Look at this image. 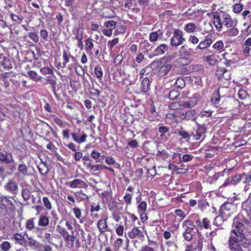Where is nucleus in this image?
Returning a JSON list of instances; mask_svg holds the SVG:
<instances>
[{
    "label": "nucleus",
    "mask_w": 251,
    "mask_h": 251,
    "mask_svg": "<svg viewBox=\"0 0 251 251\" xmlns=\"http://www.w3.org/2000/svg\"><path fill=\"white\" fill-rule=\"evenodd\" d=\"M222 20L223 24L227 28L235 27L236 25L237 22L234 21L231 16L227 13H224L223 14Z\"/></svg>",
    "instance_id": "nucleus-12"
},
{
    "label": "nucleus",
    "mask_w": 251,
    "mask_h": 251,
    "mask_svg": "<svg viewBox=\"0 0 251 251\" xmlns=\"http://www.w3.org/2000/svg\"><path fill=\"white\" fill-rule=\"evenodd\" d=\"M21 195L24 200L26 201L30 198L31 192L28 189H23L22 191Z\"/></svg>",
    "instance_id": "nucleus-41"
},
{
    "label": "nucleus",
    "mask_w": 251,
    "mask_h": 251,
    "mask_svg": "<svg viewBox=\"0 0 251 251\" xmlns=\"http://www.w3.org/2000/svg\"><path fill=\"white\" fill-rule=\"evenodd\" d=\"M35 218H31L26 220L25 224V228L28 231H32L35 229L37 226H35Z\"/></svg>",
    "instance_id": "nucleus-28"
},
{
    "label": "nucleus",
    "mask_w": 251,
    "mask_h": 251,
    "mask_svg": "<svg viewBox=\"0 0 251 251\" xmlns=\"http://www.w3.org/2000/svg\"><path fill=\"white\" fill-rule=\"evenodd\" d=\"M43 202L45 208L47 210H50L52 208V204L49 199L47 197H44L43 198Z\"/></svg>",
    "instance_id": "nucleus-50"
},
{
    "label": "nucleus",
    "mask_w": 251,
    "mask_h": 251,
    "mask_svg": "<svg viewBox=\"0 0 251 251\" xmlns=\"http://www.w3.org/2000/svg\"><path fill=\"white\" fill-rule=\"evenodd\" d=\"M175 86L176 87L182 89L185 86V82L183 78H178L175 83Z\"/></svg>",
    "instance_id": "nucleus-54"
},
{
    "label": "nucleus",
    "mask_w": 251,
    "mask_h": 251,
    "mask_svg": "<svg viewBox=\"0 0 251 251\" xmlns=\"http://www.w3.org/2000/svg\"><path fill=\"white\" fill-rule=\"evenodd\" d=\"M28 36L34 43H38L39 41V37L36 32H28Z\"/></svg>",
    "instance_id": "nucleus-48"
},
{
    "label": "nucleus",
    "mask_w": 251,
    "mask_h": 251,
    "mask_svg": "<svg viewBox=\"0 0 251 251\" xmlns=\"http://www.w3.org/2000/svg\"><path fill=\"white\" fill-rule=\"evenodd\" d=\"M119 38H115L111 40H109L107 43V46L110 50H112L115 45L119 43Z\"/></svg>",
    "instance_id": "nucleus-51"
},
{
    "label": "nucleus",
    "mask_w": 251,
    "mask_h": 251,
    "mask_svg": "<svg viewBox=\"0 0 251 251\" xmlns=\"http://www.w3.org/2000/svg\"><path fill=\"white\" fill-rule=\"evenodd\" d=\"M171 66L170 64H165L161 66L158 71V75L160 76H165L170 71Z\"/></svg>",
    "instance_id": "nucleus-31"
},
{
    "label": "nucleus",
    "mask_w": 251,
    "mask_h": 251,
    "mask_svg": "<svg viewBox=\"0 0 251 251\" xmlns=\"http://www.w3.org/2000/svg\"><path fill=\"white\" fill-rule=\"evenodd\" d=\"M27 75L35 82H39L42 81L43 77L38 75L37 73L33 70L27 72Z\"/></svg>",
    "instance_id": "nucleus-26"
},
{
    "label": "nucleus",
    "mask_w": 251,
    "mask_h": 251,
    "mask_svg": "<svg viewBox=\"0 0 251 251\" xmlns=\"http://www.w3.org/2000/svg\"><path fill=\"white\" fill-rule=\"evenodd\" d=\"M132 199V194L126 193L123 197V200L126 206L130 205L131 204Z\"/></svg>",
    "instance_id": "nucleus-47"
},
{
    "label": "nucleus",
    "mask_w": 251,
    "mask_h": 251,
    "mask_svg": "<svg viewBox=\"0 0 251 251\" xmlns=\"http://www.w3.org/2000/svg\"><path fill=\"white\" fill-rule=\"evenodd\" d=\"M193 231L185 230L183 231L182 235L184 240L187 241H190L193 238Z\"/></svg>",
    "instance_id": "nucleus-49"
},
{
    "label": "nucleus",
    "mask_w": 251,
    "mask_h": 251,
    "mask_svg": "<svg viewBox=\"0 0 251 251\" xmlns=\"http://www.w3.org/2000/svg\"><path fill=\"white\" fill-rule=\"evenodd\" d=\"M182 226L184 230L192 231H193L196 226L193 222L189 219L182 223Z\"/></svg>",
    "instance_id": "nucleus-20"
},
{
    "label": "nucleus",
    "mask_w": 251,
    "mask_h": 251,
    "mask_svg": "<svg viewBox=\"0 0 251 251\" xmlns=\"http://www.w3.org/2000/svg\"><path fill=\"white\" fill-rule=\"evenodd\" d=\"M244 180L243 182L246 184L244 187V190L247 191L251 189V173L244 176Z\"/></svg>",
    "instance_id": "nucleus-32"
},
{
    "label": "nucleus",
    "mask_w": 251,
    "mask_h": 251,
    "mask_svg": "<svg viewBox=\"0 0 251 251\" xmlns=\"http://www.w3.org/2000/svg\"><path fill=\"white\" fill-rule=\"evenodd\" d=\"M73 140L77 144H81L86 141L87 135L85 133H83L80 136L76 133L73 132L71 133Z\"/></svg>",
    "instance_id": "nucleus-18"
},
{
    "label": "nucleus",
    "mask_w": 251,
    "mask_h": 251,
    "mask_svg": "<svg viewBox=\"0 0 251 251\" xmlns=\"http://www.w3.org/2000/svg\"><path fill=\"white\" fill-rule=\"evenodd\" d=\"M169 128L166 126H161L159 128V131L161 133L160 137L162 138L163 140H165L168 138Z\"/></svg>",
    "instance_id": "nucleus-34"
},
{
    "label": "nucleus",
    "mask_w": 251,
    "mask_h": 251,
    "mask_svg": "<svg viewBox=\"0 0 251 251\" xmlns=\"http://www.w3.org/2000/svg\"><path fill=\"white\" fill-rule=\"evenodd\" d=\"M57 230L63 238L66 246L70 248H73L74 247L75 241L76 237L74 235V231H72L71 234H70L66 228L60 226H57Z\"/></svg>",
    "instance_id": "nucleus-2"
},
{
    "label": "nucleus",
    "mask_w": 251,
    "mask_h": 251,
    "mask_svg": "<svg viewBox=\"0 0 251 251\" xmlns=\"http://www.w3.org/2000/svg\"><path fill=\"white\" fill-rule=\"evenodd\" d=\"M52 117H53L54 122L56 125H57V126H59L60 127H64L65 126L63 124V122L60 118H59V117H58L57 116H56L55 115H53Z\"/></svg>",
    "instance_id": "nucleus-62"
},
{
    "label": "nucleus",
    "mask_w": 251,
    "mask_h": 251,
    "mask_svg": "<svg viewBox=\"0 0 251 251\" xmlns=\"http://www.w3.org/2000/svg\"><path fill=\"white\" fill-rule=\"evenodd\" d=\"M45 230V228L42 227L37 226L36 227L35 229V233L37 235V236L41 239H42L44 238V232Z\"/></svg>",
    "instance_id": "nucleus-53"
},
{
    "label": "nucleus",
    "mask_w": 251,
    "mask_h": 251,
    "mask_svg": "<svg viewBox=\"0 0 251 251\" xmlns=\"http://www.w3.org/2000/svg\"><path fill=\"white\" fill-rule=\"evenodd\" d=\"M75 195L76 197L79 198L81 201L87 200L89 199V197L83 193L82 190L76 193Z\"/></svg>",
    "instance_id": "nucleus-61"
},
{
    "label": "nucleus",
    "mask_w": 251,
    "mask_h": 251,
    "mask_svg": "<svg viewBox=\"0 0 251 251\" xmlns=\"http://www.w3.org/2000/svg\"><path fill=\"white\" fill-rule=\"evenodd\" d=\"M128 237L134 241V244L140 243L145 240L143 232L137 227H134L127 233Z\"/></svg>",
    "instance_id": "nucleus-5"
},
{
    "label": "nucleus",
    "mask_w": 251,
    "mask_h": 251,
    "mask_svg": "<svg viewBox=\"0 0 251 251\" xmlns=\"http://www.w3.org/2000/svg\"><path fill=\"white\" fill-rule=\"evenodd\" d=\"M147 202L143 201L142 202H139L137 205V210L138 213H145L147 210Z\"/></svg>",
    "instance_id": "nucleus-45"
},
{
    "label": "nucleus",
    "mask_w": 251,
    "mask_h": 251,
    "mask_svg": "<svg viewBox=\"0 0 251 251\" xmlns=\"http://www.w3.org/2000/svg\"><path fill=\"white\" fill-rule=\"evenodd\" d=\"M117 23L114 21H107L104 23L106 28L101 30L102 33L107 37H111L112 35L113 30L116 27Z\"/></svg>",
    "instance_id": "nucleus-8"
},
{
    "label": "nucleus",
    "mask_w": 251,
    "mask_h": 251,
    "mask_svg": "<svg viewBox=\"0 0 251 251\" xmlns=\"http://www.w3.org/2000/svg\"><path fill=\"white\" fill-rule=\"evenodd\" d=\"M203 59L210 65H214L217 61V56L214 54L205 55L203 57Z\"/></svg>",
    "instance_id": "nucleus-27"
},
{
    "label": "nucleus",
    "mask_w": 251,
    "mask_h": 251,
    "mask_svg": "<svg viewBox=\"0 0 251 251\" xmlns=\"http://www.w3.org/2000/svg\"><path fill=\"white\" fill-rule=\"evenodd\" d=\"M155 237V235H149L148 237L149 238V246H143L140 251H155L154 249L150 247L149 246H151L152 244H155L156 241H154L153 238Z\"/></svg>",
    "instance_id": "nucleus-25"
},
{
    "label": "nucleus",
    "mask_w": 251,
    "mask_h": 251,
    "mask_svg": "<svg viewBox=\"0 0 251 251\" xmlns=\"http://www.w3.org/2000/svg\"><path fill=\"white\" fill-rule=\"evenodd\" d=\"M126 26L124 25H120L117 26L114 33V35L116 36L124 34L126 30Z\"/></svg>",
    "instance_id": "nucleus-40"
},
{
    "label": "nucleus",
    "mask_w": 251,
    "mask_h": 251,
    "mask_svg": "<svg viewBox=\"0 0 251 251\" xmlns=\"http://www.w3.org/2000/svg\"><path fill=\"white\" fill-rule=\"evenodd\" d=\"M124 57L121 54L117 55L114 60V63L116 66H120L121 65L123 61Z\"/></svg>",
    "instance_id": "nucleus-60"
},
{
    "label": "nucleus",
    "mask_w": 251,
    "mask_h": 251,
    "mask_svg": "<svg viewBox=\"0 0 251 251\" xmlns=\"http://www.w3.org/2000/svg\"><path fill=\"white\" fill-rule=\"evenodd\" d=\"M15 207L13 202L7 197L2 196L0 200V214L5 216L15 211Z\"/></svg>",
    "instance_id": "nucleus-3"
},
{
    "label": "nucleus",
    "mask_w": 251,
    "mask_h": 251,
    "mask_svg": "<svg viewBox=\"0 0 251 251\" xmlns=\"http://www.w3.org/2000/svg\"><path fill=\"white\" fill-rule=\"evenodd\" d=\"M123 244V240L122 238H118L115 240L113 246L115 249L119 250V248L122 246Z\"/></svg>",
    "instance_id": "nucleus-63"
},
{
    "label": "nucleus",
    "mask_w": 251,
    "mask_h": 251,
    "mask_svg": "<svg viewBox=\"0 0 251 251\" xmlns=\"http://www.w3.org/2000/svg\"><path fill=\"white\" fill-rule=\"evenodd\" d=\"M72 210L75 217L77 219H80L82 217V212L81 209L78 207H75L72 209Z\"/></svg>",
    "instance_id": "nucleus-55"
},
{
    "label": "nucleus",
    "mask_w": 251,
    "mask_h": 251,
    "mask_svg": "<svg viewBox=\"0 0 251 251\" xmlns=\"http://www.w3.org/2000/svg\"><path fill=\"white\" fill-rule=\"evenodd\" d=\"M94 73L95 76L99 81L102 80L103 75V72L102 66L99 64L95 66Z\"/></svg>",
    "instance_id": "nucleus-21"
},
{
    "label": "nucleus",
    "mask_w": 251,
    "mask_h": 251,
    "mask_svg": "<svg viewBox=\"0 0 251 251\" xmlns=\"http://www.w3.org/2000/svg\"><path fill=\"white\" fill-rule=\"evenodd\" d=\"M220 101V96L218 93L214 94L211 98V101L213 104L216 105L218 104Z\"/></svg>",
    "instance_id": "nucleus-56"
},
{
    "label": "nucleus",
    "mask_w": 251,
    "mask_h": 251,
    "mask_svg": "<svg viewBox=\"0 0 251 251\" xmlns=\"http://www.w3.org/2000/svg\"><path fill=\"white\" fill-rule=\"evenodd\" d=\"M40 36L41 38L44 41H47L49 36V32L46 29H43L40 31Z\"/></svg>",
    "instance_id": "nucleus-59"
},
{
    "label": "nucleus",
    "mask_w": 251,
    "mask_h": 251,
    "mask_svg": "<svg viewBox=\"0 0 251 251\" xmlns=\"http://www.w3.org/2000/svg\"><path fill=\"white\" fill-rule=\"evenodd\" d=\"M11 239L14 241L16 245H19L20 246H24L25 243V241L24 238V235L22 233H16L11 237Z\"/></svg>",
    "instance_id": "nucleus-16"
},
{
    "label": "nucleus",
    "mask_w": 251,
    "mask_h": 251,
    "mask_svg": "<svg viewBox=\"0 0 251 251\" xmlns=\"http://www.w3.org/2000/svg\"><path fill=\"white\" fill-rule=\"evenodd\" d=\"M175 215L180 218L182 220L184 219L187 216V214L180 209H177L175 211Z\"/></svg>",
    "instance_id": "nucleus-58"
},
{
    "label": "nucleus",
    "mask_w": 251,
    "mask_h": 251,
    "mask_svg": "<svg viewBox=\"0 0 251 251\" xmlns=\"http://www.w3.org/2000/svg\"><path fill=\"white\" fill-rule=\"evenodd\" d=\"M213 48L219 52H222L224 50L223 42L221 40L218 41L213 45Z\"/></svg>",
    "instance_id": "nucleus-39"
},
{
    "label": "nucleus",
    "mask_w": 251,
    "mask_h": 251,
    "mask_svg": "<svg viewBox=\"0 0 251 251\" xmlns=\"http://www.w3.org/2000/svg\"><path fill=\"white\" fill-rule=\"evenodd\" d=\"M107 217L101 218L98 221L97 227L100 233L107 231L108 226L107 224Z\"/></svg>",
    "instance_id": "nucleus-14"
},
{
    "label": "nucleus",
    "mask_w": 251,
    "mask_h": 251,
    "mask_svg": "<svg viewBox=\"0 0 251 251\" xmlns=\"http://www.w3.org/2000/svg\"><path fill=\"white\" fill-rule=\"evenodd\" d=\"M206 129L204 126L199 127L196 131L195 133L193 134L194 139L196 140H199L202 135L206 132Z\"/></svg>",
    "instance_id": "nucleus-30"
},
{
    "label": "nucleus",
    "mask_w": 251,
    "mask_h": 251,
    "mask_svg": "<svg viewBox=\"0 0 251 251\" xmlns=\"http://www.w3.org/2000/svg\"><path fill=\"white\" fill-rule=\"evenodd\" d=\"M169 46L166 44H161L158 46V54H163L168 51Z\"/></svg>",
    "instance_id": "nucleus-46"
},
{
    "label": "nucleus",
    "mask_w": 251,
    "mask_h": 251,
    "mask_svg": "<svg viewBox=\"0 0 251 251\" xmlns=\"http://www.w3.org/2000/svg\"><path fill=\"white\" fill-rule=\"evenodd\" d=\"M214 25L218 31H221L222 28V23L220 17L218 15H214Z\"/></svg>",
    "instance_id": "nucleus-33"
},
{
    "label": "nucleus",
    "mask_w": 251,
    "mask_h": 251,
    "mask_svg": "<svg viewBox=\"0 0 251 251\" xmlns=\"http://www.w3.org/2000/svg\"><path fill=\"white\" fill-rule=\"evenodd\" d=\"M141 91L143 93H146L149 89L150 80L148 77L144 78L141 83Z\"/></svg>",
    "instance_id": "nucleus-29"
},
{
    "label": "nucleus",
    "mask_w": 251,
    "mask_h": 251,
    "mask_svg": "<svg viewBox=\"0 0 251 251\" xmlns=\"http://www.w3.org/2000/svg\"><path fill=\"white\" fill-rule=\"evenodd\" d=\"M230 28L225 31V34L228 37L236 36L239 33V30L235 27H229Z\"/></svg>",
    "instance_id": "nucleus-35"
},
{
    "label": "nucleus",
    "mask_w": 251,
    "mask_h": 251,
    "mask_svg": "<svg viewBox=\"0 0 251 251\" xmlns=\"http://www.w3.org/2000/svg\"><path fill=\"white\" fill-rule=\"evenodd\" d=\"M11 248V244L8 241H4L0 245V249L3 251H9Z\"/></svg>",
    "instance_id": "nucleus-52"
},
{
    "label": "nucleus",
    "mask_w": 251,
    "mask_h": 251,
    "mask_svg": "<svg viewBox=\"0 0 251 251\" xmlns=\"http://www.w3.org/2000/svg\"><path fill=\"white\" fill-rule=\"evenodd\" d=\"M37 169L39 173L42 176H46L50 171L47 163L42 160L37 165Z\"/></svg>",
    "instance_id": "nucleus-17"
},
{
    "label": "nucleus",
    "mask_w": 251,
    "mask_h": 251,
    "mask_svg": "<svg viewBox=\"0 0 251 251\" xmlns=\"http://www.w3.org/2000/svg\"><path fill=\"white\" fill-rule=\"evenodd\" d=\"M18 170L20 174L25 176H28L29 175L27 173V168L25 164H20L18 167Z\"/></svg>",
    "instance_id": "nucleus-37"
},
{
    "label": "nucleus",
    "mask_w": 251,
    "mask_h": 251,
    "mask_svg": "<svg viewBox=\"0 0 251 251\" xmlns=\"http://www.w3.org/2000/svg\"><path fill=\"white\" fill-rule=\"evenodd\" d=\"M53 70L54 69L52 68L44 67L40 68V72L43 75H53Z\"/></svg>",
    "instance_id": "nucleus-42"
},
{
    "label": "nucleus",
    "mask_w": 251,
    "mask_h": 251,
    "mask_svg": "<svg viewBox=\"0 0 251 251\" xmlns=\"http://www.w3.org/2000/svg\"><path fill=\"white\" fill-rule=\"evenodd\" d=\"M50 223V218L49 217L41 215L38 219V226L42 227H47Z\"/></svg>",
    "instance_id": "nucleus-19"
},
{
    "label": "nucleus",
    "mask_w": 251,
    "mask_h": 251,
    "mask_svg": "<svg viewBox=\"0 0 251 251\" xmlns=\"http://www.w3.org/2000/svg\"><path fill=\"white\" fill-rule=\"evenodd\" d=\"M212 43V35H208L205 37V39L201 41L199 45L196 47L195 50H205L209 47Z\"/></svg>",
    "instance_id": "nucleus-10"
},
{
    "label": "nucleus",
    "mask_w": 251,
    "mask_h": 251,
    "mask_svg": "<svg viewBox=\"0 0 251 251\" xmlns=\"http://www.w3.org/2000/svg\"><path fill=\"white\" fill-rule=\"evenodd\" d=\"M234 206L231 203H226L223 204L221 207V216L224 219H226L230 217L233 213Z\"/></svg>",
    "instance_id": "nucleus-7"
},
{
    "label": "nucleus",
    "mask_w": 251,
    "mask_h": 251,
    "mask_svg": "<svg viewBox=\"0 0 251 251\" xmlns=\"http://www.w3.org/2000/svg\"><path fill=\"white\" fill-rule=\"evenodd\" d=\"M65 186L71 188H86L88 187L87 183L80 179H75L70 181H67L65 183Z\"/></svg>",
    "instance_id": "nucleus-9"
},
{
    "label": "nucleus",
    "mask_w": 251,
    "mask_h": 251,
    "mask_svg": "<svg viewBox=\"0 0 251 251\" xmlns=\"http://www.w3.org/2000/svg\"><path fill=\"white\" fill-rule=\"evenodd\" d=\"M4 187L6 191L12 193V194H17L18 192V184L13 179H9Z\"/></svg>",
    "instance_id": "nucleus-11"
},
{
    "label": "nucleus",
    "mask_w": 251,
    "mask_h": 251,
    "mask_svg": "<svg viewBox=\"0 0 251 251\" xmlns=\"http://www.w3.org/2000/svg\"><path fill=\"white\" fill-rule=\"evenodd\" d=\"M0 161L6 164L14 162L12 153L9 152H6L5 153L0 152Z\"/></svg>",
    "instance_id": "nucleus-13"
},
{
    "label": "nucleus",
    "mask_w": 251,
    "mask_h": 251,
    "mask_svg": "<svg viewBox=\"0 0 251 251\" xmlns=\"http://www.w3.org/2000/svg\"><path fill=\"white\" fill-rule=\"evenodd\" d=\"M185 41L183 33L179 29H175L173 36L170 39V44L173 47H177L182 45Z\"/></svg>",
    "instance_id": "nucleus-6"
},
{
    "label": "nucleus",
    "mask_w": 251,
    "mask_h": 251,
    "mask_svg": "<svg viewBox=\"0 0 251 251\" xmlns=\"http://www.w3.org/2000/svg\"><path fill=\"white\" fill-rule=\"evenodd\" d=\"M179 51L181 56L189 57L192 55L193 50L187 45L185 44L180 47Z\"/></svg>",
    "instance_id": "nucleus-15"
},
{
    "label": "nucleus",
    "mask_w": 251,
    "mask_h": 251,
    "mask_svg": "<svg viewBox=\"0 0 251 251\" xmlns=\"http://www.w3.org/2000/svg\"><path fill=\"white\" fill-rule=\"evenodd\" d=\"M184 30L187 33H193L198 31V27L195 24L189 23L184 25Z\"/></svg>",
    "instance_id": "nucleus-22"
},
{
    "label": "nucleus",
    "mask_w": 251,
    "mask_h": 251,
    "mask_svg": "<svg viewBox=\"0 0 251 251\" xmlns=\"http://www.w3.org/2000/svg\"><path fill=\"white\" fill-rule=\"evenodd\" d=\"M94 40L91 38H88L85 40V50L87 52L91 51L94 47Z\"/></svg>",
    "instance_id": "nucleus-38"
},
{
    "label": "nucleus",
    "mask_w": 251,
    "mask_h": 251,
    "mask_svg": "<svg viewBox=\"0 0 251 251\" xmlns=\"http://www.w3.org/2000/svg\"><path fill=\"white\" fill-rule=\"evenodd\" d=\"M244 176H245V174H242L241 175H236L232 177L228 178L227 180L224 183V185H226V182H228L231 184L235 185L241 181V178L244 177Z\"/></svg>",
    "instance_id": "nucleus-24"
},
{
    "label": "nucleus",
    "mask_w": 251,
    "mask_h": 251,
    "mask_svg": "<svg viewBox=\"0 0 251 251\" xmlns=\"http://www.w3.org/2000/svg\"><path fill=\"white\" fill-rule=\"evenodd\" d=\"M242 215H238L233 220L232 229L229 239V246L231 251H243L238 243L245 238V226Z\"/></svg>",
    "instance_id": "nucleus-1"
},
{
    "label": "nucleus",
    "mask_w": 251,
    "mask_h": 251,
    "mask_svg": "<svg viewBox=\"0 0 251 251\" xmlns=\"http://www.w3.org/2000/svg\"><path fill=\"white\" fill-rule=\"evenodd\" d=\"M76 58L71 53L70 49L67 47L65 49H63L62 51V63L61 67L63 68L67 67L69 69L73 68V65L69 64L70 62H75Z\"/></svg>",
    "instance_id": "nucleus-4"
},
{
    "label": "nucleus",
    "mask_w": 251,
    "mask_h": 251,
    "mask_svg": "<svg viewBox=\"0 0 251 251\" xmlns=\"http://www.w3.org/2000/svg\"><path fill=\"white\" fill-rule=\"evenodd\" d=\"M117 227L115 229L117 234L119 236H123L125 231V228L124 226L121 224H117Z\"/></svg>",
    "instance_id": "nucleus-57"
},
{
    "label": "nucleus",
    "mask_w": 251,
    "mask_h": 251,
    "mask_svg": "<svg viewBox=\"0 0 251 251\" xmlns=\"http://www.w3.org/2000/svg\"><path fill=\"white\" fill-rule=\"evenodd\" d=\"M196 113L195 110H190L185 114L184 118L187 120L194 121L196 118Z\"/></svg>",
    "instance_id": "nucleus-36"
},
{
    "label": "nucleus",
    "mask_w": 251,
    "mask_h": 251,
    "mask_svg": "<svg viewBox=\"0 0 251 251\" xmlns=\"http://www.w3.org/2000/svg\"><path fill=\"white\" fill-rule=\"evenodd\" d=\"M226 71L225 68H218L216 71V75L220 79L223 78L224 73Z\"/></svg>",
    "instance_id": "nucleus-64"
},
{
    "label": "nucleus",
    "mask_w": 251,
    "mask_h": 251,
    "mask_svg": "<svg viewBox=\"0 0 251 251\" xmlns=\"http://www.w3.org/2000/svg\"><path fill=\"white\" fill-rule=\"evenodd\" d=\"M52 76H47L46 78V84H50L51 85V89L54 94L56 93V77L53 75Z\"/></svg>",
    "instance_id": "nucleus-23"
},
{
    "label": "nucleus",
    "mask_w": 251,
    "mask_h": 251,
    "mask_svg": "<svg viewBox=\"0 0 251 251\" xmlns=\"http://www.w3.org/2000/svg\"><path fill=\"white\" fill-rule=\"evenodd\" d=\"M176 61L181 66L187 65L190 62V60L188 57L185 56H181L180 57L178 58L176 60Z\"/></svg>",
    "instance_id": "nucleus-43"
},
{
    "label": "nucleus",
    "mask_w": 251,
    "mask_h": 251,
    "mask_svg": "<svg viewBox=\"0 0 251 251\" xmlns=\"http://www.w3.org/2000/svg\"><path fill=\"white\" fill-rule=\"evenodd\" d=\"M1 65L3 66L5 69L7 70L12 68V64L11 61L6 57L3 58L1 62Z\"/></svg>",
    "instance_id": "nucleus-44"
}]
</instances>
